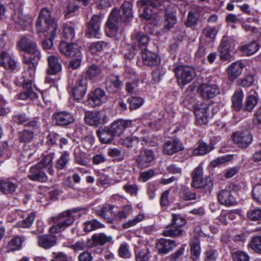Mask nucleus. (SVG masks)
Here are the masks:
<instances>
[{"instance_id":"de8ad7c7","label":"nucleus","mask_w":261,"mask_h":261,"mask_svg":"<svg viewBox=\"0 0 261 261\" xmlns=\"http://www.w3.org/2000/svg\"><path fill=\"white\" fill-rule=\"evenodd\" d=\"M190 245L192 258L195 260L198 258L200 254V242L196 239L191 242Z\"/></svg>"},{"instance_id":"473e14b6","label":"nucleus","mask_w":261,"mask_h":261,"mask_svg":"<svg viewBox=\"0 0 261 261\" xmlns=\"http://www.w3.org/2000/svg\"><path fill=\"white\" fill-rule=\"evenodd\" d=\"M14 21L20 25L25 27L32 22V18L29 16H24L20 10H18L12 16Z\"/></svg>"},{"instance_id":"c9c22d12","label":"nucleus","mask_w":261,"mask_h":261,"mask_svg":"<svg viewBox=\"0 0 261 261\" xmlns=\"http://www.w3.org/2000/svg\"><path fill=\"white\" fill-rule=\"evenodd\" d=\"M229 48L230 45L227 40V38L226 37H223L221 43L218 48L221 59L226 60L230 58Z\"/></svg>"},{"instance_id":"680f3d73","label":"nucleus","mask_w":261,"mask_h":261,"mask_svg":"<svg viewBox=\"0 0 261 261\" xmlns=\"http://www.w3.org/2000/svg\"><path fill=\"white\" fill-rule=\"evenodd\" d=\"M100 70L99 68L95 65H91L86 72V75L87 77L91 80H93L95 77L99 75Z\"/></svg>"},{"instance_id":"ea45409f","label":"nucleus","mask_w":261,"mask_h":261,"mask_svg":"<svg viewBox=\"0 0 261 261\" xmlns=\"http://www.w3.org/2000/svg\"><path fill=\"white\" fill-rule=\"evenodd\" d=\"M259 49V46L255 42L240 46V50L246 55L250 56L255 53Z\"/></svg>"},{"instance_id":"5fc2aeb1","label":"nucleus","mask_w":261,"mask_h":261,"mask_svg":"<svg viewBox=\"0 0 261 261\" xmlns=\"http://www.w3.org/2000/svg\"><path fill=\"white\" fill-rule=\"evenodd\" d=\"M35 215L34 213H31L27 216V218L18 223V226L22 228L30 227L34 221Z\"/></svg>"},{"instance_id":"a878e982","label":"nucleus","mask_w":261,"mask_h":261,"mask_svg":"<svg viewBox=\"0 0 261 261\" xmlns=\"http://www.w3.org/2000/svg\"><path fill=\"white\" fill-rule=\"evenodd\" d=\"M0 65L7 69L14 70L16 63L12 57L8 53L3 51L0 54Z\"/></svg>"},{"instance_id":"58836bf2","label":"nucleus","mask_w":261,"mask_h":261,"mask_svg":"<svg viewBox=\"0 0 261 261\" xmlns=\"http://www.w3.org/2000/svg\"><path fill=\"white\" fill-rule=\"evenodd\" d=\"M244 94L241 90L236 91L232 97V107L236 111H239L242 107Z\"/></svg>"},{"instance_id":"4be33fe9","label":"nucleus","mask_w":261,"mask_h":261,"mask_svg":"<svg viewBox=\"0 0 261 261\" xmlns=\"http://www.w3.org/2000/svg\"><path fill=\"white\" fill-rule=\"evenodd\" d=\"M244 67L243 64L239 61L231 64L227 68V75L230 80H234L240 76Z\"/></svg>"},{"instance_id":"f704fd0d","label":"nucleus","mask_w":261,"mask_h":261,"mask_svg":"<svg viewBox=\"0 0 261 261\" xmlns=\"http://www.w3.org/2000/svg\"><path fill=\"white\" fill-rule=\"evenodd\" d=\"M229 48L230 45L227 40V38L226 37H223L221 43L218 48L221 59L226 60L230 58Z\"/></svg>"},{"instance_id":"7ed1b4c3","label":"nucleus","mask_w":261,"mask_h":261,"mask_svg":"<svg viewBox=\"0 0 261 261\" xmlns=\"http://www.w3.org/2000/svg\"><path fill=\"white\" fill-rule=\"evenodd\" d=\"M80 215L77 214L76 210H68L60 214L57 217L54 218L53 225L50 228L49 231L51 234L61 232L66 228L72 224L74 217Z\"/></svg>"},{"instance_id":"20e7f679","label":"nucleus","mask_w":261,"mask_h":261,"mask_svg":"<svg viewBox=\"0 0 261 261\" xmlns=\"http://www.w3.org/2000/svg\"><path fill=\"white\" fill-rule=\"evenodd\" d=\"M24 74L25 75H23L22 77L19 79L16 78L14 80V83L17 86H22L26 90V91L19 94L18 98L23 100L30 99L35 104L39 105V102L38 99V95L33 91L31 88L32 84V79H30L29 78L32 79L33 77H31L29 75V72H26V70H25Z\"/></svg>"},{"instance_id":"e2e57ef3","label":"nucleus","mask_w":261,"mask_h":261,"mask_svg":"<svg viewBox=\"0 0 261 261\" xmlns=\"http://www.w3.org/2000/svg\"><path fill=\"white\" fill-rule=\"evenodd\" d=\"M118 253L121 257L127 258L130 256V252L128 249V245L126 243H122L119 248Z\"/></svg>"},{"instance_id":"f8f14e48","label":"nucleus","mask_w":261,"mask_h":261,"mask_svg":"<svg viewBox=\"0 0 261 261\" xmlns=\"http://www.w3.org/2000/svg\"><path fill=\"white\" fill-rule=\"evenodd\" d=\"M60 53L66 57H74L81 53V46L75 43L62 41L59 46Z\"/></svg>"},{"instance_id":"cd10ccee","label":"nucleus","mask_w":261,"mask_h":261,"mask_svg":"<svg viewBox=\"0 0 261 261\" xmlns=\"http://www.w3.org/2000/svg\"><path fill=\"white\" fill-rule=\"evenodd\" d=\"M41 169L36 166L31 167L30 174L28 175L29 178L33 181H46L47 179V177Z\"/></svg>"},{"instance_id":"c03bdc74","label":"nucleus","mask_w":261,"mask_h":261,"mask_svg":"<svg viewBox=\"0 0 261 261\" xmlns=\"http://www.w3.org/2000/svg\"><path fill=\"white\" fill-rule=\"evenodd\" d=\"M103 227V225L96 220L88 221L84 223L83 229L86 232H90Z\"/></svg>"},{"instance_id":"c85d7f7f","label":"nucleus","mask_w":261,"mask_h":261,"mask_svg":"<svg viewBox=\"0 0 261 261\" xmlns=\"http://www.w3.org/2000/svg\"><path fill=\"white\" fill-rule=\"evenodd\" d=\"M54 155L53 153H50L45 155L41 161L35 166L42 169H46L49 174L53 175L54 173L52 163Z\"/></svg>"},{"instance_id":"39448f33","label":"nucleus","mask_w":261,"mask_h":261,"mask_svg":"<svg viewBox=\"0 0 261 261\" xmlns=\"http://www.w3.org/2000/svg\"><path fill=\"white\" fill-rule=\"evenodd\" d=\"M174 72L177 83L182 87L190 83L196 76L194 69L188 66H178L175 68Z\"/></svg>"},{"instance_id":"ddd939ff","label":"nucleus","mask_w":261,"mask_h":261,"mask_svg":"<svg viewBox=\"0 0 261 261\" xmlns=\"http://www.w3.org/2000/svg\"><path fill=\"white\" fill-rule=\"evenodd\" d=\"M198 92L204 98H213L220 93V89L217 85L213 84H202L199 88Z\"/></svg>"},{"instance_id":"6ab92c4d","label":"nucleus","mask_w":261,"mask_h":261,"mask_svg":"<svg viewBox=\"0 0 261 261\" xmlns=\"http://www.w3.org/2000/svg\"><path fill=\"white\" fill-rule=\"evenodd\" d=\"M217 198L219 202L226 206H231L237 203L235 197L228 190H223L217 194Z\"/></svg>"},{"instance_id":"0eeeda50","label":"nucleus","mask_w":261,"mask_h":261,"mask_svg":"<svg viewBox=\"0 0 261 261\" xmlns=\"http://www.w3.org/2000/svg\"><path fill=\"white\" fill-rule=\"evenodd\" d=\"M87 124L91 126H98L107 123L109 119L104 113L98 111L87 112L85 115Z\"/></svg>"},{"instance_id":"f3484780","label":"nucleus","mask_w":261,"mask_h":261,"mask_svg":"<svg viewBox=\"0 0 261 261\" xmlns=\"http://www.w3.org/2000/svg\"><path fill=\"white\" fill-rule=\"evenodd\" d=\"M113 238L111 236H107L103 233H96L87 242V246L89 248H92L96 246H103L108 242H111Z\"/></svg>"},{"instance_id":"1a4fd4ad","label":"nucleus","mask_w":261,"mask_h":261,"mask_svg":"<svg viewBox=\"0 0 261 261\" xmlns=\"http://www.w3.org/2000/svg\"><path fill=\"white\" fill-rule=\"evenodd\" d=\"M86 89V80L81 77L78 78L73 85H70L69 87L70 92L77 100L83 99L85 95Z\"/></svg>"},{"instance_id":"0e129e2a","label":"nucleus","mask_w":261,"mask_h":261,"mask_svg":"<svg viewBox=\"0 0 261 261\" xmlns=\"http://www.w3.org/2000/svg\"><path fill=\"white\" fill-rule=\"evenodd\" d=\"M250 246L251 248L255 252L257 253L261 252V237H254L250 244Z\"/></svg>"},{"instance_id":"774afa93","label":"nucleus","mask_w":261,"mask_h":261,"mask_svg":"<svg viewBox=\"0 0 261 261\" xmlns=\"http://www.w3.org/2000/svg\"><path fill=\"white\" fill-rule=\"evenodd\" d=\"M248 218L252 220H261V209L250 210L247 212Z\"/></svg>"},{"instance_id":"412c9836","label":"nucleus","mask_w":261,"mask_h":261,"mask_svg":"<svg viewBox=\"0 0 261 261\" xmlns=\"http://www.w3.org/2000/svg\"><path fill=\"white\" fill-rule=\"evenodd\" d=\"M184 148L183 144L179 140H173L165 143L163 146V151L167 154L172 155L183 150Z\"/></svg>"},{"instance_id":"a211bd4d","label":"nucleus","mask_w":261,"mask_h":261,"mask_svg":"<svg viewBox=\"0 0 261 261\" xmlns=\"http://www.w3.org/2000/svg\"><path fill=\"white\" fill-rule=\"evenodd\" d=\"M132 124V121L117 119L111 123L110 128L115 136L119 137L124 130L127 127H130Z\"/></svg>"},{"instance_id":"13d9d810","label":"nucleus","mask_w":261,"mask_h":261,"mask_svg":"<svg viewBox=\"0 0 261 261\" xmlns=\"http://www.w3.org/2000/svg\"><path fill=\"white\" fill-rule=\"evenodd\" d=\"M34 137V133L32 130L24 129L19 133V139L21 142H29Z\"/></svg>"},{"instance_id":"a18cd8bd","label":"nucleus","mask_w":261,"mask_h":261,"mask_svg":"<svg viewBox=\"0 0 261 261\" xmlns=\"http://www.w3.org/2000/svg\"><path fill=\"white\" fill-rule=\"evenodd\" d=\"M73 150L75 162L81 165L86 166L88 162L82 155L80 148L77 146L71 148Z\"/></svg>"},{"instance_id":"7c9ffc66","label":"nucleus","mask_w":261,"mask_h":261,"mask_svg":"<svg viewBox=\"0 0 261 261\" xmlns=\"http://www.w3.org/2000/svg\"><path fill=\"white\" fill-rule=\"evenodd\" d=\"M22 237H16L11 239L7 245L4 248V251L10 252L19 250L21 247L22 242L24 241Z\"/></svg>"},{"instance_id":"3c124183","label":"nucleus","mask_w":261,"mask_h":261,"mask_svg":"<svg viewBox=\"0 0 261 261\" xmlns=\"http://www.w3.org/2000/svg\"><path fill=\"white\" fill-rule=\"evenodd\" d=\"M115 183V181L114 180L110 178L108 175L104 174L100 175L97 180V185L104 187H108Z\"/></svg>"},{"instance_id":"2f4dec72","label":"nucleus","mask_w":261,"mask_h":261,"mask_svg":"<svg viewBox=\"0 0 261 261\" xmlns=\"http://www.w3.org/2000/svg\"><path fill=\"white\" fill-rule=\"evenodd\" d=\"M258 101V97L257 93L254 90H251L245 101V110L249 112L252 111L257 105Z\"/></svg>"},{"instance_id":"423d86ee","label":"nucleus","mask_w":261,"mask_h":261,"mask_svg":"<svg viewBox=\"0 0 261 261\" xmlns=\"http://www.w3.org/2000/svg\"><path fill=\"white\" fill-rule=\"evenodd\" d=\"M137 6L140 9V16L148 20H155L158 16L155 12L156 5L151 0H140L137 2Z\"/></svg>"},{"instance_id":"bb28decb","label":"nucleus","mask_w":261,"mask_h":261,"mask_svg":"<svg viewBox=\"0 0 261 261\" xmlns=\"http://www.w3.org/2000/svg\"><path fill=\"white\" fill-rule=\"evenodd\" d=\"M56 237L53 235H44L38 236V244L39 246L44 249H48L56 244Z\"/></svg>"},{"instance_id":"dca6fc26","label":"nucleus","mask_w":261,"mask_h":261,"mask_svg":"<svg viewBox=\"0 0 261 261\" xmlns=\"http://www.w3.org/2000/svg\"><path fill=\"white\" fill-rule=\"evenodd\" d=\"M154 159V154L152 150L143 149L136 158V162L140 168H145L149 166Z\"/></svg>"},{"instance_id":"69168bd1","label":"nucleus","mask_w":261,"mask_h":261,"mask_svg":"<svg viewBox=\"0 0 261 261\" xmlns=\"http://www.w3.org/2000/svg\"><path fill=\"white\" fill-rule=\"evenodd\" d=\"M156 174L154 170L149 169L141 172L139 174V180L142 182H146Z\"/></svg>"},{"instance_id":"5701e85b","label":"nucleus","mask_w":261,"mask_h":261,"mask_svg":"<svg viewBox=\"0 0 261 261\" xmlns=\"http://www.w3.org/2000/svg\"><path fill=\"white\" fill-rule=\"evenodd\" d=\"M53 119L59 125H68L74 121L73 117L66 112H61L54 114Z\"/></svg>"},{"instance_id":"2eb2a0df","label":"nucleus","mask_w":261,"mask_h":261,"mask_svg":"<svg viewBox=\"0 0 261 261\" xmlns=\"http://www.w3.org/2000/svg\"><path fill=\"white\" fill-rule=\"evenodd\" d=\"M102 17L95 15L91 19L88 25L87 35L89 37L100 38L101 35L100 24Z\"/></svg>"},{"instance_id":"6e6552de","label":"nucleus","mask_w":261,"mask_h":261,"mask_svg":"<svg viewBox=\"0 0 261 261\" xmlns=\"http://www.w3.org/2000/svg\"><path fill=\"white\" fill-rule=\"evenodd\" d=\"M234 143L239 147L246 148L252 142V135L248 130L237 132L232 135Z\"/></svg>"},{"instance_id":"e433bc0d","label":"nucleus","mask_w":261,"mask_h":261,"mask_svg":"<svg viewBox=\"0 0 261 261\" xmlns=\"http://www.w3.org/2000/svg\"><path fill=\"white\" fill-rule=\"evenodd\" d=\"M141 140L150 143L152 146H155L156 145V143L155 142L152 143L148 138V137L146 136H137V135H133L131 137H128L126 138L122 141V144L123 145L128 147L132 145L133 142L134 141H139Z\"/></svg>"},{"instance_id":"9d476101","label":"nucleus","mask_w":261,"mask_h":261,"mask_svg":"<svg viewBox=\"0 0 261 261\" xmlns=\"http://www.w3.org/2000/svg\"><path fill=\"white\" fill-rule=\"evenodd\" d=\"M107 100V96L105 91L97 88L89 94L87 103L88 105L93 108L100 106Z\"/></svg>"},{"instance_id":"9b49d317","label":"nucleus","mask_w":261,"mask_h":261,"mask_svg":"<svg viewBox=\"0 0 261 261\" xmlns=\"http://www.w3.org/2000/svg\"><path fill=\"white\" fill-rule=\"evenodd\" d=\"M119 11L115 9L110 13L107 22L106 32H111V35H115L118 31V24L119 21H126L123 17L118 16Z\"/></svg>"},{"instance_id":"6e6d98bb","label":"nucleus","mask_w":261,"mask_h":261,"mask_svg":"<svg viewBox=\"0 0 261 261\" xmlns=\"http://www.w3.org/2000/svg\"><path fill=\"white\" fill-rule=\"evenodd\" d=\"M199 184V187L196 188H202L205 191L210 192L213 188V181L211 177H206L202 179Z\"/></svg>"},{"instance_id":"c756f323","label":"nucleus","mask_w":261,"mask_h":261,"mask_svg":"<svg viewBox=\"0 0 261 261\" xmlns=\"http://www.w3.org/2000/svg\"><path fill=\"white\" fill-rule=\"evenodd\" d=\"M106 86L110 92L114 93L116 92L121 88L122 83L119 81L118 76L111 75L106 80Z\"/></svg>"},{"instance_id":"bf43d9fd","label":"nucleus","mask_w":261,"mask_h":261,"mask_svg":"<svg viewBox=\"0 0 261 261\" xmlns=\"http://www.w3.org/2000/svg\"><path fill=\"white\" fill-rule=\"evenodd\" d=\"M130 104L129 108L130 110L136 109L141 107L143 102V99L139 97H132L128 99Z\"/></svg>"},{"instance_id":"4d7b16f0","label":"nucleus","mask_w":261,"mask_h":261,"mask_svg":"<svg viewBox=\"0 0 261 261\" xmlns=\"http://www.w3.org/2000/svg\"><path fill=\"white\" fill-rule=\"evenodd\" d=\"M63 36L68 40H72L74 37V29L69 24H65L63 27Z\"/></svg>"},{"instance_id":"393cba45","label":"nucleus","mask_w":261,"mask_h":261,"mask_svg":"<svg viewBox=\"0 0 261 261\" xmlns=\"http://www.w3.org/2000/svg\"><path fill=\"white\" fill-rule=\"evenodd\" d=\"M48 68L47 72L49 74L55 75L60 72L62 66L58 58L55 56H49L47 58Z\"/></svg>"},{"instance_id":"79ce46f5","label":"nucleus","mask_w":261,"mask_h":261,"mask_svg":"<svg viewBox=\"0 0 261 261\" xmlns=\"http://www.w3.org/2000/svg\"><path fill=\"white\" fill-rule=\"evenodd\" d=\"M213 148L203 142L200 143L198 147L192 150V155H202L210 152Z\"/></svg>"},{"instance_id":"864d4df0","label":"nucleus","mask_w":261,"mask_h":261,"mask_svg":"<svg viewBox=\"0 0 261 261\" xmlns=\"http://www.w3.org/2000/svg\"><path fill=\"white\" fill-rule=\"evenodd\" d=\"M144 219V215L142 214H138L135 218L129 220L123 224L122 226L124 229H127L135 226L137 223L141 222Z\"/></svg>"},{"instance_id":"f257e3e1","label":"nucleus","mask_w":261,"mask_h":261,"mask_svg":"<svg viewBox=\"0 0 261 261\" xmlns=\"http://www.w3.org/2000/svg\"><path fill=\"white\" fill-rule=\"evenodd\" d=\"M18 47L19 50L26 53L23 59L26 72H28L31 77H34L41 57L39 49L35 41L31 36H23L18 42Z\"/></svg>"},{"instance_id":"8fccbe9b","label":"nucleus","mask_w":261,"mask_h":261,"mask_svg":"<svg viewBox=\"0 0 261 261\" xmlns=\"http://www.w3.org/2000/svg\"><path fill=\"white\" fill-rule=\"evenodd\" d=\"M232 158V155L227 154L213 160L210 164L212 167H216L231 161Z\"/></svg>"},{"instance_id":"338daca9","label":"nucleus","mask_w":261,"mask_h":261,"mask_svg":"<svg viewBox=\"0 0 261 261\" xmlns=\"http://www.w3.org/2000/svg\"><path fill=\"white\" fill-rule=\"evenodd\" d=\"M132 7V4L129 1L125 2L122 5L123 13L127 18L133 16Z\"/></svg>"},{"instance_id":"72a5a7b5","label":"nucleus","mask_w":261,"mask_h":261,"mask_svg":"<svg viewBox=\"0 0 261 261\" xmlns=\"http://www.w3.org/2000/svg\"><path fill=\"white\" fill-rule=\"evenodd\" d=\"M97 134L100 141L103 144L110 143L115 137L110 128L99 129Z\"/></svg>"},{"instance_id":"603ef678","label":"nucleus","mask_w":261,"mask_h":261,"mask_svg":"<svg viewBox=\"0 0 261 261\" xmlns=\"http://www.w3.org/2000/svg\"><path fill=\"white\" fill-rule=\"evenodd\" d=\"M132 206L129 205L124 206L121 210L118 212L115 215L116 219H126L130 215L132 212Z\"/></svg>"},{"instance_id":"052dcab7","label":"nucleus","mask_w":261,"mask_h":261,"mask_svg":"<svg viewBox=\"0 0 261 261\" xmlns=\"http://www.w3.org/2000/svg\"><path fill=\"white\" fill-rule=\"evenodd\" d=\"M69 153L67 151H64L58 160L57 167L59 169L64 168L69 161Z\"/></svg>"},{"instance_id":"49530a36","label":"nucleus","mask_w":261,"mask_h":261,"mask_svg":"<svg viewBox=\"0 0 261 261\" xmlns=\"http://www.w3.org/2000/svg\"><path fill=\"white\" fill-rule=\"evenodd\" d=\"M181 233V229L174 225L173 223H171L169 226L167 227L163 232V235L168 237H176L180 235Z\"/></svg>"},{"instance_id":"4c0bfd02","label":"nucleus","mask_w":261,"mask_h":261,"mask_svg":"<svg viewBox=\"0 0 261 261\" xmlns=\"http://www.w3.org/2000/svg\"><path fill=\"white\" fill-rule=\"evenodd\" d=\"M17 187V184L10 180L0 181V191L5 194L14 193Z\"/></svg>"},{"instance_id":"a19ab883","label":"nucleus","mask_w":261,"mask_h":261,"mask_svg":"<svg viewBox=\"0 0 261 261\" xmlns=\"http://www.w3.org/2000/svg\"><path fill=\"white\" fill-rule=\"evenodd\" d=\"M133 40L135 41V43H137V45L139 47H144V50H145V45L148 42V37L143 34H141L139 32H137L132 36Z\"/></svg>"},{"instance_id":"09e8293b","label":"nucleus","mask_w":261,"mask_h":261,"mask_svg":"<svg viewBox=\"0 0 261 261\" xmlns=\"http://www.w3.org/2000/svg\"><path fill=\"white\" fill-rule=\"evenodd\" d=\"M202 170L200 167H197L195 169L193 173L192 185L195 188L199 187L200 181L203 179Z\"/></svg>"},{"instance_id":"aec40b11","label":"nucleus","mask_w":261,"mask_h":261,"mask_svg":"<svg viewBox=\"0 0 261 261\" xmlns=\"http://www.w3.org/2000/svg\"><path fill=\"white\" fill-rule=\"evenodd\" d=\"M156 246L160 253L167 254L176 247V244L173 240L161 239L157 241Z\"/></svg>"},{"instance_id":"37998d69","label":"nucleus","mask_w":261,"mask_h":261,"mask_svg":"<svg viewBox=\"0 0 261 261\" xmlns=\"http://www.w3.org/2000/svg\"><path fill=\"white\" fill-rule=\"evenodd\" d=\"M177 21L176 15L174 13L167 12L165 15L164 26L167 30L173 28Z\"/></svg>"},{"instance_id":"f03ea898","label":"nucleus","mask_w":261,"mask_h":261,"mask_svg":"<svg viewBox=\"0 0 261 261\" xmlns=\"http://www.w3.org/2000/svg\"><path fill=\"white\" fill-rule=\"evenodd\" d=\"M36 28L39 33H47L54 37L57 30V25L51 16V13L46 8L42 9L36 22Z\"/></svg>"},{"instance_id":"b1692460","label":"nucleus","mask_w":261,"mask_h":261,"mask_svg":"<svg viewBox=\"0 0 261 261\" xmlns=\"http://www.w3.org/2000/svg\"><path fill=\"white\" fill-rule=\"evenodd\" d=\"M142 57L143 62L145 65L155 66L160 63V57L156 54L148 50H143L142 53Z\"/></svg>"},{"instance_id":"4468645a","label":"nucleus","mask_w":261,"mask_h":261,"mask_svg":"<svg viewBox=\"0 0 261 261\" xmlns=\"http://www.w3.org/2000/svg\"><path fill=\"white\" fill-rule=\"evenodd\" d=\"M208 106L205 103L197 104L195 107V115L199 125L205 124L208 121Z\"/></svg>"}]
</instances>
